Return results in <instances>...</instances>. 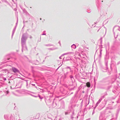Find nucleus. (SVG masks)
I'll use <instances>...</instances> for the list:
<instances>
[{
	"instance_id": "nucleus-28",
	"label": "nucleus",
	"mask_w": 120,
	"mask_h": 120,
	"mask_svg": "<svg viewBox=\"0 0 120 120\" xmlns=\"http://www.w3.org/2000/svg\"><path fill=\"white\" fill-rule=\"evenodd\" d=\"M108 46L109 47V43H108Z\"/></svg>"
},
{
	"instance_id": "nucleus-21",
	"label": "nucleus",
	"mask_w": 120,
	"mask_h": 120,
	"mask_svg": "<svg viewBox=\"0 0 120 120\" xmlns=\"http://www.w3.org/2000/svg\"><path fill=\"white\" fill-rule=\"evenodd\" d=\"M116 97H112L111 98V99H115V98Z\"/></svg>"
},
{
	"instance_id": "nucleus-8",
	"label": "nucleus",
	"mask_w": 120,
	"mask_h": 120,
	"mask_svg": "<svg viewBox=\"0 0 120 120\" xmlns=\"http://www.w3.org/2000/svg\"><path fill=\"white\" fill-rule=\"evenodd\" d=\"M86 86L88 87H90V82H87L86 83V85H85V87Z\"/></svg>"
},
{
	"instance_id": "nucleus-22",
	"label": "nucleus",
	"mask_w": 120,
	"mask_h": 120,
	"mask_svg": "<svg viewBox=\"0 0 120 120\" xmlns=\"http://www.w3.org/2000/svg\"><path fill=\"white\" fill-rule=\"evenodd\" d=\"M120 64V61L117 63V64L118 65Z\"/></svg>"
},
{
	"instance_id": "nucleus-33",
	"label": "nucleus",
	"mask_w": 120,
	"mask_h": 120,
	"mask_svg": "<svg viewBox=\"0 0 120 120\" xmlns=\"http://www.w3.org/2000/svg\"><path fill=\"white\" fill-rule=\"evenodd\" d=\"M86 50L87 51V49H86Z\"/></svg>"
},
{
	"instance_id": "nucleus-24",
	"label": "nucleus",
	"mask_w": 120,
	"mask_h": 120,
	"mask_svg": "<svg viewBox=\"0 0 120 120\" xmlns=\"http://www.w3.org/2000/svg\"><path fill=\"white\" fill-rule=\"evenodd\" d=\"M97 23H98V22H94V24H96Z\"/></svg>"
},
{
	"instance_id": "nucleus-32",
	"label": "nucleus",
	"mask_w": 120,
	"mask_h": 120,
	"mask_svg": "<svg viewBox=\"0 0 120 120\" xmlns=\"http://www.w3.org/2000/svg\"><path fill=\"white\" fill-rule=\"evenodd\" d=\"M103 1V0L102 1H101V2H102Z\"/></svg>"
},
{
	"instance_id": "nucleus-37",
	"label": "nucleus",
	"mask_w": 120,
	"mask_h": 120,
	"mask_svg": "<svg viewBox=\"0 0 120 120\" xmlns=\"http://www.w3.org/2000/svg\"><path fill=\"white\" fill-rule=\"evenodd\" d=\"M97 50H96V52H97Z\"/></svg>"
},
{
	"instance_id": "nucleus-19",
	"label": "nucleus",
	"mask_w": 120,
	"mask_h": 120,
	"mask_svg": "<svg viewBox=\"0 0 120 120\" xmlns=\"http://www.w3.org/2000/svg\"><path fill=\"white\" fill-rule=\"evenodd\" d=\"M86 11L88 13H90L91 12V11L90 10H87Z\"/></svg>"
},
{
	"instance_id": "nucleus-35",
	"label": "nucleus",
	"mask_w": 120,
	"mask_h": 120,
	"mask_svg": "<svg viewBox=\"0 0 120 120\" xmlns=\"http://www.w3.org/2000/svg\"><path fill=\"white\" fill-rule=\"evenodd\" d=\"M84 92L83 91V93H84Z\"/></svg>"
},
{
	"instance_id": "nucleus-16",
	"label": "nucleus",
	"mask_w": 120,
	"mask_h": 120,
	"mask_svg": "<svg viewBox=\"0 0 120 120\" xmlns=\"http://www.w3.org/2000/svg\"><path fill=\"white\" fill-rule=\"evenodd\" d=\"M88 73L86 72L85 73V72H83V75H84V76H86L87 75Z\"/></svg>"
},
{
	"instance_id": "nucleus-7",
	"label": "nucleus",
	"mask_w": 120,
	"mask_h": 120,
	"mask_svg": "<svg viewBox=\"0 0 120 120\" xmlns=\"http://www.w3.org/2000/svg\"><path fill=\"white\" fill-rule=\"evenodd\" d=\"M12 69L13 71L14 72H17L18 71V70L15 68H12Z\"/></svg>"
},
{
	"instance_id": "nucleus-25",
	"label": "nucleus",
	"mask_w": 120,
	"mask_h": 120,
	"mask_svg": "<svg viewBox=\"0 0 120 120\" xmlns=\"http://www.w3.org/2000/svg\"><path fill=\"white\" fill-rule=\"evenodd\" d=\"M110 74H111V73H110V72H109V75H110Z\"/></svg>"
},
{
	"instance_id": "nucleus-14",
	"label": "nucleus",
	"mask_w": 120,
	"mask_h": 120,
	"mask_svg": "<svg viewBox=\"0 0 120 120\" xmlns=\"http://www.w3.org/2000/svg\"><path fill=\"white\" fill-rule=\"evenodd\" d=\"M83 47L84 49H88V48L86 45H84L83 46Z\"/></svg>"
},
{
	"instance_id": "nucleus-10",
	"label": "nucleus",
	"mask_w": 120,
	"mask_h": 120,
	"mask_svg": "<svg viewBox=\"0 0 120 120\" xmlns=\"http://www.w3.org/2000/svg\"><path fill=\"white\" fill-rule=\"evenodd\" d=\"M89 103V100L88 101V100L87 99L86 100L85 102V106H86Z\"/></svg>"
},
{
	"instance_id": "nucleus-2",
	"label": "nucleus",
	"mask_w": 120,
	"mask_h": 120,
	"mask_svg": "<svg viewBox=\"0 0 120 120\" xmlns=\"http://www.w3.org/2000/svg\"><path fill=\"white\" fill-rule=\"evenodd\" d=\"M120 31V27L119 26H115L113 29V31L115 38H117L118 35V31Z\"/></svg>"
},
{
	"instance_id": "nucleus-30",
	"label": "nucleus",
	"mask_w": 120,
	"mask_h": 120,
	"mask_svg": "<svg viewBox=\"0 0 120 120\" xmlns=\"http://www.w3.org/2000/svg\"><path fill=\"white\" fill-rule=\"evenodd\" d=\"M93 26V25H92V27Z\"/></svg>"
},
{
	"instance_id": "nucleus-38",
	"label": "nucleus",
	"mask_w": 120,
	"mask_h": 120,
	"mask_svg": "<svg viewBox=\"0 0 120 120\" xmlns=\"http://www.w3.org/2000/svg\"><path fill=\"white\" fill-rule=\"evenodd\" d=\"M119 74L120 75V73H119Z\"/></svg>"
},
{
	"instance_id": "nucleus-13",
	"label": "nucleus",
	"mask_w": 120,
	"mask_h": 120,
	"mask_svg": "<svg viewBox=\"0 0 120 120\" xmlns=\"http://www.w3.org/2000/svg\"><path fill=\"white\" fill-rule=\"evenodd\" d=\"M87 57L86 56V54H83V60H84V59H86V58H87Z\"/></svg>"
},
{
	"instance_id": "nucleus-17",
	"label": "nucleus",
	"mask_w": 120,
	"mask_h": 120,
	"mask_svg": "<svg viewBox=\"0 0 120 120\" xmlns=\"http://www.w3.org/2000/svg\"><path fill=\"white\" fill-rule=\"evenodd\" d=\"M100 40L101 41V44L102 42V38L101 37L100 38Z\"/></svg>"
},
{
	"instance_id": "nucleus-23",
	"label": "nucleus",
	"mask_w": 120,
	"mask_h": 120,
	"mask_svg": "<svg viewBox=\"0 0 120 120\" xmlns=\"http://www.w3.org/2000/svg\"><path fill=\"white\" fill-rule=\"evenodd\" d=\"M97 8H98V9H99V6H98L97 5Z\"/></svg>"
},
{
	"instance_id": "nucleus-36",
	"label": "nucleus",
	"mask_w": 120,
	"mask_h": 120,
	"mask_svg": "<svg viewBox=\"0 0 120 120\" xmlns=\"http://www.w3.org/2000/svg\"><path fill=\"white\" fill-rule=\"evenodd\" d=\"M84 41V42H85V41Z\"/></svg>"
},
{
	"instance_id": "nucleus-12",
	"label": "nucleus",
	"mask_w": 120,
	"mask_h": 120,
	"mask_svg": "<svg viewBox=\"0 0 120 120\" xmlns=\"http://www.w3.org/2000/svg\"><path fill=\"white\" fill-rule=\"evenodd\" d=\"M99 46H101V48L100 49V56H101V52H102V50L101 49V48H102L101 47V46H102V45H100Z\"/></svg>"
},
{
	"instance_id": "nucleus-4",
	"label": "nucleus",
	"mask_w": 120,
	"mask_h": 120,
	"mask_svg": "<svg viewBox=\"0 0 120 120\" xmlns=\"http://www.w3.org/2000/svg\"><path fill=\"white\" fill-rule=\"evenodd\" d=\"M109 56L108 55L106 54L105 57V65L107 68L108 67V60L109 59Z\"/></svg>"
},
{
	"instance_id": "nucleus-27",
	"label": "nucleus",
	"mask_w": 120,
	"mask_h": 120,
	"mask_svg": "<svg viewBox=\"0 0 120 120\" xmlns=\"http://www.w3.org/2000/svg\"><path fill=\"white\" fill-rule=\"evenodd\" d=\"M97 3H98V0H97Z\"/></svg>"
},
{
	"instance_id": "nucleus-18",
	"label": "nucleus",
	"mask_w": 120,
	"mask_h": 120,
	"mask_svg": "<svg viewBox=\"0 0 120 120\" xmlns=\"http://www.w3.org/2000/svg\"><path fill=\"white\" fill-rule=\"evenodd\" d=\"M95 107H94V109L93 111L92 115H93L95 113V112L94 109H95V108H96V107L95 108Z\"/></svg>"
},
{
	"instance_id": "nucleus-3",
	"label": "nucleus",
	"mask_w": 120,
	"mask_h": 120,
	"mask_svg": "<svg viewBox=\"0 0 120 120\" xmlns=\"http://www.w3.org/2000/svg\"><path fill=\"white\" fill-rule=\"evenodd\" d=\"M112 91L115 94H117L120 92V88L118 87H114Z\"/></svg>"
},
{
	"instance_id": "nucleus-34",
	"label": "nucleus",
	"mask_w": 120,
	"mask_h": 120,
	"mask_svg": "<svg viewBox=\"0 0 120 120\" xmlns=\"http://www.w3.org/2000/svg\"><path fill=\"white\" fill-rule=\"evenodd\" d=\"M94 81L95 82V80L94 79Z\"/></svg>"
},
{
	"instance_id": "nucleus-20",
	"label": "nucleus",
	"mask_w": 120,
	"mask_h": 120,
	"mask_svg": "<svg viewBox=\"0 0 120 120\" xmlns=\"http://www.w3.org/2000/svg\"><path fill=\"white\" fill-rule=\"evenodd\" d=\"M104 95H105V96L106 95H108L107 93L106 92H105L104 93Z\"/></svg>"
},
{
	"instance_id": "nucleus-31",
	"label": "nucleus",
	"mask_w": 120,
	"mask_h": 120,
	"mask_svg": "<svg viewBox=\"0 0 120 120\" xmlns=\"http://www.w3.org/2000/svg\"><path fill=\"white\" fill-rule=\"evenodd\" d=\"M99 30H98V31H99Z\"/></svg>"
},
{
	"instance_id": "nucleus-26",
	"label": "nucleus",
	"mask_w": 120,
	"mask_h": 120,
	"mask_svg": "<svg viewBox=\"0 0 120 120\" xmlns=\"http://www.w3.org/2000/svg\"><path fill=\"white\" fill-rule=\"evenodd\" d=\"M90 120V119H87L86 120Z\"/></svg>"
},
{
	"instance_id": "nucleus-11",
	"label": "nucleus",
	"mask_w": 120,
	"mask_h": 120,
	"mask_svg": "<svg viewBox=\"0 0 120 120\" xmlns=\"http://www.w3.org/2000/svg\"><path fill=\"white\" fill-rule=\"evenodd\" d=\"M106 103H103V102H102V104H101V107L102 108H103L105 106V105L106 104Z\"/></svg>"
},
{
	"instance_id": "nucleus-9",
	"label": "nucleus",
	"mask_w": 120,
	"mask_h": 120,
	"mask_svg": "<svg viewBox=\"0 0 120 120\" xmlns=\"http://www.w3.org/2000/svg\"><path fill=\"white\" fill-rule=\"evenodd\" d=\"M100 120H105L106 119L105 117H103L101 116H100L99 117Z\"/></svg>"
},
{
	"instance_id": "nucleus-1",
	"label": "nucleus",
	"mask_w": 120,
	"mask_h": 120,
	"mask_svg": "<svg viewBox=\"0 0 120 120\" xmlns=\"http://www.w3.org/2000/svg\"><path fill=\"white\" fill-rule=\"evenodd\" d=\"M117 75L112 77H108L104 78L102 80L103 82L107 85H110L115 82H117V84L118 85L119 82L116 79L118 78Z\"/></svg>"
},
{
	"instance_id": "nucleus-29",
	"label": "nucleus",
	"mask_w": 120,
	"mask_h": 120,
	"mask_svg": "<svg viewBox=\"0 0 120 120\" xmlns=\"http://www.w3.org/2000/svg\"><path fill=\"white\" fill-rule=\"evenodd\" d=\"M114 103V102H112V103Z\"/></svg>"
},
{
	"instance_id": "nucleus-15",
	"label": "nucleus",
	"mask_w": 120,
	"mask_h": 120,
	"mask_svg": "<svg viewBox=\"0 0 120 120\" xmlns=\"http://www.w3.org/2000/svg\"><path fill=\"white\" fill-rule=\"evenodd\" d=\"M109 85V86H108L107 87V88H106V89L107 90H108L109 89L111 86V84H110V85Z\"/></svg>"
},
{
	"instance_id": "nucleus-6",
	"label": "nucleus",
	"mask_w": 120,
	"mask_h": 120,
	"mask_svg": "<svg viewBox=\"0 0 120 120\" xmlns=\"http://www.w3.org/2000/svg\"><path fill=\"white\" fill-rule=\"evenodd\" d=\"M105 96L103 95L101 96V97L99 99L98 101L97 102V103H96L95 106V107H96L98 105V104H99V103H100V102H101V101L102 100V99L103 98H105Z\"/></svg>"
},
{
	"instance_id": "nucleus-39",
	"label": "nucleus",
	"mask_w": 120,
	"mask_h": 120,
	"mask_svg": "<svg viewBox=\"0 0 120 120\" xmlns=\"http://www.w3.org/2000/svg\"><path fill=\"white\" fill-rule=\"evenodd\" d=\"M95 26H94V27H95Z\"/></svg>"
},
{
	"instance_id": "nucleus-5",
	"label": "nucleus",
	"mask_w": 120,
	"mask_h": 120,
	"mask_svg": "<svg viewBox=\"0 0 120 120\" xmlns=\"http://www.w3.org/2000/svg\"><path fill=\"white\" fill-rule=\"evenodd\" d=\"M113 66V71L117 73V69H116V65H113V64H111L110 65V68L111 69V70L112 71V67Z\"/></svg>"
},
{
	"instance_id": "nucleus-40",
	"label": "nucleus",
	"mask_w": 120,
	"mask_h": 120,
	"mask_svg": "<svg viewBox=\"0 0 120 120\" xmlns=\"http://www.w3.org/2000/svg\"><path fill=\"white\" fill-rule=\"evenodd\" d=\"M85 109H84V110H85Z\"/></svg>"
}]
</instances>
